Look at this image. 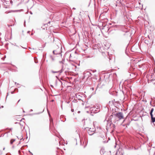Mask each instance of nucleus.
Returning <instances> with one entry per match:
<instances>
[{
	"label": "nucleus",
	"mask_w": 155,
	"mask_h": 155,
	"mask_svg": "<svg viewBox=\"0 0 155 155\" xmlns=\"http://www.w3.org/2000/svg\"><path fill=\"white\" fill-rule=\"evenodd\" d=\"M86 130L87 131L88 134L90 135L93 134L95 131V128L94 127L92 128L86 127L85 128Z\"/></svg>",
	"instance_id": "nucleus-1"
},
{
	"label": "nucleus",
	"mask_w": 155,
	"mask_h": 155,
	"mask_svg": "<svg viewBox=\"0 0 155 155\" xmlns=\"http://www.w3.org/2000/svg\"><path fill=\"white\" fill-rule=\"evenodd\" d=\"M90 110L91 113H96L98 112L100 110L99 108H96L95 107H91Z\"/></svg>",
	"instance_id": "nucleus-2"
},
{
	"label": "nucleus",
	"mask_w": 155,
	"mask_h": 155,
	"mask_svg": "<svg viewBox=\"0 0 155 155\" xmlns=\"http://www.w3.org/2000/svg\"><path fill=\"white\" fill-rule=\"evenodd\" d=\"M115 115L119 119H121L123 118V115L122 113L121 112H119L115 114Z\"/></svg>",
	"instance_id": "nucleus-3"
},
{
	"label": "nucleus",
	"mask_w": 155,
	"mask_h": 155,
	"mask_svg": "<svg viewBox=\"0 0 155 155\" xmlns=\"http://www.w3.org/2000/svg\"><path fill=\"white\" fill-rule=\"evenodd\" d=\"M61 50L59 48H58L56 50H54L53 51V54L55 55L60 54H61Z\"/></svg>",
	"instance_id": "nucleus-4"
},
{
	"label": "nucleus",
	"mask_w": 155,
	"mask_h": 155,
	"mask_svg": "<svg viewBox=\"0 0 155 155\" xmlns=\"http://www.w3.org/2000/svg\"><path fill=\"white\" fill-rule=\"evenodd\" d=\"M64 62V59H62L61 61H59V63L61 64L62 68L61 70H60V73L64 71V67H63V64Z\"/></svg>",
	"instance_id": "nucleus-5"
},
{
	"label": "nucleus",
	"mask_w": 155,
	"mask_h": 155,
	"mask_svg": "<svg viewBox=\"0 0 155 155\" xmlns=\"http://www.w3.org/2000/svg\"><path fill=\"white\" fill-rule=\"evenodd\" d=\"M100 152L102 155H106L107 153V152L105 151L104 149L103 148L101 149Z\"/></svg>",
	"instance_id": "nucleus-6"
},
{
	"label": "nucleus",
	"mask_w": 155,
	"mask_h": 155,
	"mask_svg": "<svg viewBox=\"0 0 155 155\" xmlns=\"http://www.w3.org/2000/svg\"><path fill=\"white\" fill-rule=\"evenodd\" d=\"M112 125V124L110 121L107 122L106 125L107 129H110Z\"/></svg>",
	"instance_id": "nucleus-7"
},
{
	"label": "nucleus",
	"mask_w": 155,
	"mask_h": 155,
	"mask_svg": "<svg viewBox=\"0 0 155 155\" xmlns=\"http://www.w3.org/2000/svg\"><path fill=\"white\" fill-rule=\"evenodd\" d=\"M124 152L122 149L119 148L116 153V155H120L121 154L122 152Z\"/></svg>",
	"instance_id": "nucleus-8"
},
{
	"label": "nucleus",
	"mask_w": 155,
	"mask_h": 155,
	"mask_svg": "<svg viewBox=\"0 0 155 155\" xmlns=\"http://www.w3.org/2000/svg\"><path fill=\"white\" fill-rule=\"evenodd\" d=\"M75 97L78 99V100H80L81 99V96H80V95L79 94L77 93L75 95Z\"/></svg>",
	"instance_id": "nucleus-9"
},
{
	"label": "nucleus",
	"mask_w": 155,
	"mask_h": 155,
	"mask_svg": "<svg viewBox=\"0 0 155 155\" xmlns=\"http://www.w3.org/2000/svg\"><path fill=\"white\" fill-rule=\"evenodd\" d=\"M150 116L151 117V122L154 123L155 121V117H153V115Z\"/></svg>",
	"instance_id": "nucleus-10"
},
{
	"label": "nucleus",
	"mask_w": 155,
	"mask_h": 155,
	"mask_svg": "<svg viewBox=\"0 0 155 155\" xmlns=\"http://www.w3.org/2000/svg\"><path fill=\"white\" fill-rule=\"evenodd\" d=\"M153 108H151V110H150V115H153V114H152V113L153 111Z\"/></svg>",
	"instance_id": "nucleus-11"
},
{
	"label": "nucleus",
	"mask_w": 155,
	"mask_h": 155,
	"mask_svg": "<svg viewBox=\"0 0 155 155\" xmlns=\"http://www.w3.org/2000/svg\"><path fill=\"white\" fill-rule=\"evenodd\" d=\"M144 42L145 43H146V44H147V45H148V44H149V41H148V40H147V39H145V40H144Z\"/></svg>",
	"instance_id": "nucleus-12"
},
{
	"label": "nucleus",
	"mask_w": 155,
	"mask_h": 155,
	"mask_svg": "<svg viewBox=\"0 0 155 155\" xmlns=\"http://www.w3.org/2000/svg\"><path fill=\"white\" fill-rule=\"evenodd\" d=\"M50 58L51 59L52 61H54V57H53L52 56L50 55Z\"/></svg>",
	"instance_id": "nucleus-13"
},
{
	"label": "nucleus",
	"mask_w": 155,
	"mask_h": 155,
	"mask_svg": "<svg viewBox=\"0 0 155 155\" xmlns=\"http://www.w3.org/2000/svg\"><path fill=\"white\" fill-rule=\"evenodd\" d=\"M15 139H12L11 140V141H10V143L11 144H12V143H13V142L15 141Z\"/></svg>",
	"instance_id": "nucleus-14"
},
{
	"label": "nucleus",
	"mask_w": 155,
	"mask_h": 155,
	"mask_svg": "<svg viewBox=\"0 0 155 155\" xmlns=\"http://www.w3.org/2000/svg\"><path fill=\"white\" fill-rule=\"evenodd\" d=\"M104 135H103V137H102V138L104 140L106 138V136L105 133L104 132Z\"/></svg>",
	"instance_id": "nucleus-15"
},
{
	"label": "nucleus",
	"mask_w": 155,
	"mask_h": 155,
	"mask_svg": "<svg viewBox=\"0 0 155 155\" xmlns=\"http://www.w3.org/2000/svg\"><path fill=\"white\" fill-rule=\"evenodd\" d=\"M120 155H128L126 153H125L124 152H122L121 154H120Z\"/></svg>",
	"instance_id": "nucleus-16"
},
{
	"label": "nucleus",
	"mask_w": 155,
	"mask_h": 155,
	"mask_svg": "<svg viewBox=\"0 0 155 155\" xmlns=\"http://www.w3.org/2000/svg\"><path fill=\"white\" fill-rule=\"evenodd\" d=\"M51 72L53 73H58L59 72V71H51Z\"/></svg>",
	"instance_id": "nucleus-17"
},
{
	"label": "nucleus",
	"mask_w": 155,
	"mask_h": 155,
	"mask_svg": "<svg viewBox=\"0 0 155 155\" xmlns=\"http://www.w3.org/2000/svg\"><path fill=\"white\" fill-rule=\"evenodd\" d=\"M16 11H11L10 12H5L6 13H10V12H15Z\"/></svg>",
	"instance_id": "nucleus-18"
},
{
	"label": "nucleus",
	"mask_w": 155,
	"mask_h": 155,
	"mask_svg": "<svg viewBox=\"0 0 155 155\" xmlns=\"http://www.w3.org/2000/svg\"><path fill=\"white\" fill-rule=\"evenodd\" d=\"M23 138V137L22 136H21L20 137L18 138V139H20V140H21Z\"/></svg>",
	"instance_id": "nucleus-19"
},
{
	"label": "nucleus",
	"mask_w": 155,
	"mask_h": 155,
	"mask_svg": "<svg viewBox=\"0 0 155 155\" xmlns=\"http://www.w3.org/2000/svg\"><path fill=\"white\" fill-rule=\"evenodd\" d=\"M2 2H3V1H4V2H3V3H5V2H6V0H2Z\"/></svg>",
	"instance_id": "nucleus-20"
},
{
	"label": "nucleus",
	"mask_w": 155,
	"mask_h": 155,
	"mask_svg": "<svg viewBox=\"0 0 155 155\" xmlns=\"http://www.w3.org/2000/svg\"><path fill=\"white\" fill-rule=\"evenodd\" d=\"M71 111L72 112H73L74 111V109H71Z\"/></svg>",
	"instance_id": "nucleus-21"
},
{
	"label": "nucleus",
	"mask_w": 155,
	"mask_h": 155,
	"mask_svg": "<svg viewBox=\"0 0 155 155\" xmlns=\"http://www.w3.org/2000/svg\"><path fill=\"white\" fill-rule=\"evenodd\" d=\"M35 62L36 63H38V61L36 60H35Z\"/></svg>",
	"instance_id": "nucleus-22"
},
{
	"label": "nucleus",
	"mask_w": 155,
	"mask_h": 155,
	"mask_svg": "<svg viewBox=\"0 0 155 155\" xmlns=\"http://www.w3.org/2000/svg\"><path fill=\"white\" fill-rule=\"evenodd\" d=\"M30 31H28L27 32V33H30Z\"/></svg>",
	"instance_id": "nucleus-23"
},
{
	"label": "nucleus",
	"mask_w": 155,
	"mask_h": 155,
	"mask_svg": "<svg viewBox=\"0 0 155 155\" xmlns=\"http://www.w3.org/2000/svg\"><path fill=\"white\" fill-rule=\"evenodd\" d=\"M30 14H32V13L31 12H30Z\"/></svg>",
	"instance_id": "nucleus-24"
},
{
	"label": "nucleus",
	"mask_w": 155,
	"mask_h": 155,
	"mask_svg": "<svg viewBox=\"0 0 155 155\" xmlns=\"http://www.w3.org/2000/svg\"><path fill=\"white\" fill-rule=\"evenodd\" d=\"M33 33H32L31 34V35H33Z\"/></svg>",
	"instance_id": "nucleus-25"
},
{
	"label": "nucleus",
	"mask_w": 155,
	"mask_h": 155,
	"mask_svg": "<svg viewBox=\"0 0 155 155\" xmlns=\"http://www.w3.org/2000/svg\"><path fill=\"white\" fill-rule=\"evenodd\" d=\"M73 9H75V8H73Z\"/></svg>",
	"instance_id": "nucleus-26"
},
{
	"label": "nucleus",
	"mask_w": 155,
	"mask_h": 155,
	"mask_svg": "<svg viewBox=\"0 0 155 155\" xmlns=\"http://www.w3.org/2000/svg\"><path fill=\"white\" fill-rule=\"evenodd\" d=\"M2 60H4V59L3 58H2Z\"/></svg>",
	"instance_id": "nucleus-27"
},
{
	"label": "nucleus",
	"mask_w": 155,
	"mask_h": 155,
	"mask_svg": "<svg viewBox=\"0 0 155 155\" xmlns=\"http://www.w3.org/2000/svg\"><path fill=\"white\" fill-rule=\"evenodd\" d=\"M71 54H70V58H71Z\"/></svg>",
	"instance_id": "nucleus-28"
},
{
	"label": "nucleus",
	"mask_w": 155,
	"mask_h": 155,
	"mask_svg": "<svg viewBox=\"0 0 155 155\" xmlns=\"http://www.w3.org/2000/svg\"><path fill=\"white\" fill-rule=\"evenodd\" d=\"M132 75H134V74H133V73H132Z\"/></svg>",
	"instance_id": "nucleus-29"
},
{
	"label": "nucleus",
	"mask_w": 155,
	"mask_h": 155,
	"mask_svg": "<svg viewBox=\"0 0 155 155\" xmlns=\"http://www.w3.org/2000/svg\"><path fill=\"white\" fill-rule=\"evenodd\" d=\"M20 100H18V102H19V101H20Z\"/></svg>",
	"instance_id": "nucleus-30"
},
{
	"label": "nucleus",
	"mask_w": 155,
	"mask_h": 155,
	"mask_svg": "<svg viewBox=\"0 0 155 155\" xmlns=\"http://www.w3.org/2000/svg\"><path fill=\"white\" fill-rule=\"evenodd\" d=\"M131 78H134V77L133 76Z\"/></svg>",
	"instance_id": "nucleus-31"
},
{
	"label": "nucleus",
	"mask_w": 155,
	"mask_h": 155,
	"mask_svg": "<svg viewBox=\"0 0 155 155\" xmlns=\"http://www.w3.org/2000/svg\"><path fill=\"white\" fill-rule=\"evenodd\" d=\"M117 1H118V0H117ZM116 2H117V0H116Z\"/></svg>",
	"instance_id": "nucleus-32"
},
{
	"label": "nucleus",
	"mask_w": 155,
	"mask_h": 155,
	"mask_svg": "<svg viewBox=\"0 0 155 155\" xmlns=\"http://www.w3.org/2000/svg\"><path fill=\"white\" fill-rule=\"evenodd\" d=\"M33 111L32 110H31V111Z\"/></svg>",
	"instance_id": "nucleus-33"
},
{
	"label": "nucleus",
	"mask_w": 155,
	"mask_h": 155,
	"mask_svg": "<svg viewBox=\"0 0 155 155\" xmlns=\"http://www.w3.org/2000/svg\"><path fill=\"white\" fill-rule=\"evenodd\" d=\"M17 84L16 82H15V84Z\"/></svg>",
	"instance_id": "nucleus-34"
},
{
	"label": "nucleus",
	"mask_w": 155,
	"mask_h": 155,
	"mask_svg": "<svg viewBox=\"0 0 155 155\" xmlns=\"http://www.w3.org/2000/svg\"><path fill=\"white\" fill-rule=\"evenodd\" d=\"M50 21H49V22H48V23H50Z\"/></svg>",
	"instance_id": "nucleus-35"
},
{
	"label": "nucleus",
	"mask_w": 155,
	"mask_h": 155,
	"mask_svg": "<svg viewBox=\"0 0 155 155\" xmlns=\"http://www.w3.org/2000/svg\"><path fill=\"white\" fill-rule=\"evenodd\" d=\"M12 1H11V3H12Z\"/></svg>",
	"instance_id": "nucleus-36"
},
{
	"label": "nucleus",
	"mask_w": 155,
	"mask_h": 155,
	"mask_svg": "<svg viewBox=\"0 0 155 155\" xmlns=\"http://www.w3.org/2000/svg\"><path fill=\"white\" fill-rule=\"evenodd\" d=\"M24 26H25V23H24Z\"/></svg>",
	"instance_id": "nucleus-37"
},
{
	"label": "nucleus",
	"mask_w": 155,
	"mask_h": 155,
	"mask_svg": "<svg viewBox=\"0 0 155 155\" xmlns=\"http://www.w3.org/2000/svg\"><path fill=\"white\" fill-rule=\"evenodd\" d=\"M92 90H94V88H93L92 89Z\"/></svg>",
	"instance_id": "nucleus-38"
},
{
	"label": "nucleus",
	"mask_w": 155,
	"mask_h": 155,
	"mask_svg": "<svg viewBox=\"0 0 155 155\" xmlns=\"http://www.w3.org/2000/svg\"><path fill=\"white\" fill-rule=\"evenodd\" d=\"M11 25H8V27H9Z\"/></svg>",
	"instance_id": "nucleus-39"
},
{
	"label": "nucleus",
	"mask_w": 155,
	"mask_h": 155,
	"mask_svg": "<svg viewBox=\"0 0 155 155\" xmlns=\"http://www.w3.org/2000/svg\"><path fill=\"white\" fill-rule=\"evenodd\" d=\"M5 149V148H4L3 149V150H4Z\"/></svg>",
	"instance_id": "nucleus-40"
},
{
	"label": "nucleus",
	"mask_w": 155,
	"mask_h": 155,
	"mask_svg": "<svg viewBox=\"0 0 155 155\" xmlns=\"http://www.w3.org/2000/svg\"><path fill=\"white\" fill-rule=\"evenodd\" d=\"M23 112H25V111H24V110L23 111Z\"/></svg>",
	"instance_id": "nucleus-41"
},
{
	"label": "nucleus",
	"mask_w": 155,
	"mask_h": 155,
	"mask_svg": "<svg viewBox=\"0 0 155 155\" xmlns=\"http://www.w3.org/2000/svg\"><path fill=\"white\" fill-rule=\"evenodd\" d=\"M104 142H106L105 141H104Z\"/></svg>",
	"instance_id": "nucleus-42"
}]
</instances>
